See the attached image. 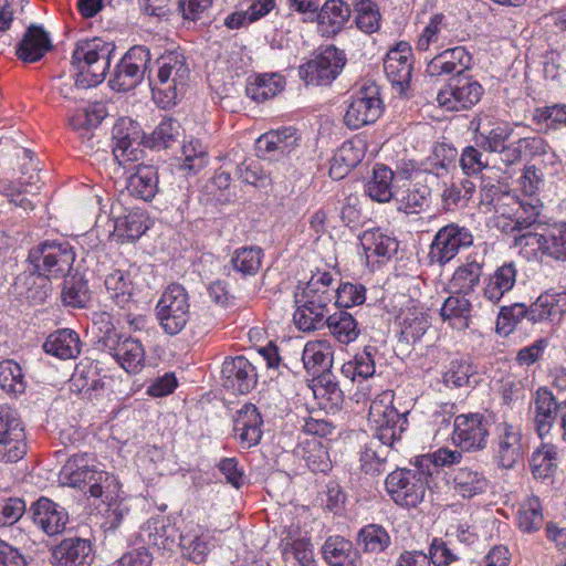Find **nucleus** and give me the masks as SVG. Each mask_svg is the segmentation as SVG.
Returning a JSON list of instances; mask_svg holds the SVG:
<instances>
[{"instance_id": "obj_1", "label": "nucleus", "mask_w": 566, "mask_h": 566, "mask_svg": "<svg viewBox=\"0 0 566 566\" xmlns=\"http://www.w3.org/2000/svg\"><path fill=\"white\" fill-rule=\"evenodd\" d=\"M74 261V248L64 240H45L29 251V279L36 277L42 282L41 290L38 292L39 301L48 296V281L66 277Z\"/></svg>"}, {"instance_id": "obj_2", "label": "nucleus", "mask_w": 566, "mask_h": 566, "mask_svg": "<svg viewBox=\"0 0 566 566\" xmlns=\"http://www.w3.org/2000/svg\"><path fill=\"white\" fill-rule=\"evenodd\" d=\"M157 73L148 72V82L155 103L161 108L176 105L190 76L185 55L179 51H167L156 60Z\"/></svg>"}, {"instance_id": "obj_3", "label": "nucleus", "mask_w": 566, "mask_h": 566, "mask_svg": "<svg viewBox=\"0 0 566 566\" xmlns=\"http://www.w3.org/2000/svg\"><path fill=\"white\" fill-rule=\"evenodd\" d=\"M115 50L113 42L101 38L78 40L72 54V65L76 70L75 87L88 88L102 83Z\"/></svg>"}, {"instance_id": "obj_4", "label": "nucleus", "mask_w": 566, "mask_h": 566, "mask_svg": "<svg viewBox=\"0 0 566 566\" xmlns=\"http://www.w3.org/2000/svg\"><path fill=\"white\" fill-rule=\"evenodd\" d=\"M59 481L81 490L87 486L91 496L106 500H112L119 490L116 478L99 470L87 454L70 457L59 473Z\"/></svg>"}, {"instance_id": "obj_5", "label": "nucleus", "mask_w": 566, "mask_h": 566, "mask_svg": "<svg viewBox=\"0 0 566 566\" xmlns=\"http://www.w3.org/2000/svg\"><path fill=\"white\" fill-rule=\"evenodd\" d=\"M433 479L420 468L416 460L412 469H396L385 481L386 491L390 499L401 507H417L423 500L426 491Z\"/></svg>"}, {"instance_id": "obj_6", "label": "nucleus", "mask_w": 566, "mask_h": 566, "mask_svg": "<svg viewBox=\"0 0 566 566\" xmlns=\"http://www.w3.org/2000/svg\"><path fill=\"white\" fill-rule=\"evenodd\" d=\"M407 413H399L391 405V395L382 394L369 407L368 423L373 431L370 441L394 447L408 427Z\"/></svg>"}, {"instance_id": "obj_7", "label": "nucleus", "mask_w": 566, "mask_h": 566, "mask_svg": "<svg viewBox=\"0 0 566 566\" xmlns=\"http://www.w3.org/2000/svg\"><path fill=\"white\" fill-rule=\"evenodd\" d=\"M156 316L163 331L170 335L179 334L190 317L189 296L180 284H170L156 305Z\"/></svg>"}, {"instance_id": "obj_8", "label": "nucleus", "mask_w": 566, "mask_h": 566, "mask_svg": "<svg viewBox=\"0 0 566 566\" xmlns=\"http://www.w3.org/2000/svg\"><path fill=\"white\" fill-rule=\"evenodd\" d=\"M347 62L343 50L328 45L298 67V75L306 85H329Z\"/></svg>"}, {"instance_id": "obj_9", "label": "nucleus", "mask_w": 566, "mask_h": 566, "mask_svg": "<svg viewBox=\"0 0 566 566\" xmlns=\"http://www.w3.org/2000/svg\"><path fill=\"white\" fill-rule=\"evenodd\" d=\"M151 54L147 46H132L116 64L109 80L111 87L117 92H128L135 88L142 83L145 75H148Z\"/></svg>"}, {"instance_id": "obj_10", "label": "nucleus", "mask_w": 566, "mask_h": 566, "mask_svg": "<svg viewBox=\"0 0 566 566\" xmlns=\"http://www.w3.org/2000/svg\"><path fill=\"white\" fill-rule=\"evenodd\" d=\"M473 244L471 231L458 223H449L438 230L430 244L429 261L431 264L446 265L457 256L461 249Z\"/></svg>"}, {"instance_id": "obj_11", "label": "nucleus", "mask_w": 566, "mask_h": 566, "mask_svg": "<svg viewBox=\"0 0 566 566\" xmlns=\"http://www.w3.org/2000/svg\"><path fill=\"white\" fill-rule=\"evenodd\" d=\"M382 102L375 84L363 85L350 96L344 122L350 129L375 123L381 115Z\"/></svg>"}, {"instance_id": "obj_12", "label": "nucleus", "mask_w": 566, "mask_h": 566, "mask_svg": "<svg viewBox=\"0 0 566 566\" xmlns=\"http://www.w3.org/2000/svg\"><path fill=\"white\" fill-rule=\"evenodd\" d=\"M482 85L469 74L452 76L444 88L440 90L437 101L447 111L470 109L483 95Z\"/></svg>"}, {"instance_id": "obj_13", "label": "nucleus", "mask_w": 566, "mask_h": 566, "mask_svg": "<svg viewBox=\"0 0 566 566\" xmlns=\"http://www.w3.org/2000/svg\"><path fill=\"white\" fill-rule=\"evenodd\" d=\"M489 421L482 413L459 415L454 418L452 440L463 451L483 450L488 444Z\"/></svg>"}, {"instance_id": "obj_14", "label": "nucleus", "mask_w": 566, "mask_h": 566, "mask_svg": "<svg viewBox=\"0 0 566 566\" xmlns=\"http://www.w3.org/2000/svg\"><path fill=\"white\" fill-rule=\"evenodd\" d=\"M112 137L113 155L119 165L139 159L144 136L138 123L128 117L119 118L113 126Z\"/></svg>"}, {"instance_id": "obj_15", "label": "nucleus", "mask_w": 566, "mask_h": 566, "mask_svg": "<svg viewBox=\"0 0 566 566\" xmlns=\"http://www.w3.org/2000/svg\"><path fill=\"white\" fill-rule=\"evenodd\" d=\"M222 386L234 395L250 392L258 382L255 367L244 356L227 357L221 369Z\"/></svg>"}, {"instance_id": "obj_16", "label": "nucleus", "mask_w": 566, "mask_h": 566, "mask_svg": "<svg viewBox=\"0 0 566 566\" xmlns=\"http://www.w3.org/2000/svg\"><path fill=\"white\" fill-rule=\"evenodd\" d=\"M495 442V459L501 468L512 469L523 459L526 447L520 426L509 422L499 423Z\"/></svg>"}, {"instance_id": "obj_17", "label": "nucleus", "mask_w": 566, "mask_h": 566, "mask_svg": "<svg viewBox=\"0 0 566 566\" xmlns=\"http://www.w3.org/2000/svg\"><path fill=\"white\" fill-rule=\"evenodd\" d=\"M411 48L406 42H399L388 51L384 60V70L388 81L398 94L409 87L412 74Z\"/></svg>"}, {"instance_id": "obj_18", "label": "nucleus", "mask_w": 566, "mask_h": 566, "mask_svg": "<svg viewBox=\"0 0 566 566\" xmlns=\"http://www.w3.org/2000/svg\"><path fill=\"white\" fill-rule=\"evenodd\" d=\"M562 401L556 398L546 387H539L530 407L535 431L541 439H544L552 430L557 417H560Z\"/></svg>"}, {"instance_id": "obj_19", "label": "nucleus", "mask_w": 566, "mask_h": 566, "mask_svg": "<svg viewBox=\"0 0 566 566\" xmlns=\"http://www.w3.org/2000/svg\"><path fill=\"white\" fill-rule=\"evenodd\" d=\"M472 56L464 46L447 49L433 56L427 64L426 73L431 76L465 74L471 67Z\"/></svg>"}, {"instance_id": "obj_20", "label": "nucleus", "mask_w": 566, "mask_h": 566, "mask_svg": "<svg viewBox=\"0 0 566 566\" xmlns=\"http://www.w3.org/2000/svg\"><path fill=\"white\" fill-rule=\"evenodd\" d=\"M92 560V545L88 539L64 538L52 549L51 564L54 566H90Z\"/></svg>"}, {"instance_id": "obj_21", "label": "nucleus", "mask_w": 566, "mask_h": 566, "mask_svg": "<svg viewBox=\"0 0 566 566\" xmlns=\"http://www.w3.org/2000/svg\"><path fill=\"white\" fill-rule=\"evenodd\" d=\"M32 520L46 535L62 533L67 524L69 515L64 507L50 499L40 497L31 506Z\"/></svg>"}, {"instance_id": "obj_22", "label": "nucleus", "mask_w": 566, "mask_h": 566, "mask_svg": "<svg viewBox=\"0 0 566 566\" xmlns=\"http://www.w3.org/2000/svg\"><path fill=\"white\" fill-rule=\"evenodd\" d=\"M262 417L258 408L252 403H245L234 418L233 432L241 446L250 449L256 446L262 437Z\"/></svg>"}, {"instance_id": "obj_23", "label": "nucleus", "mask_w": 566, "mask_h": 566, "mask_svg": "<svg viewBox=\"0 0 566 566\" xmlns=\"http://www.w3.org/2000/svg\"><path fill=\"white\" fill-rule=\"evenodd\" d=\"M350 15V6L344 0H326L319 7L316 21L323 35L334 38L346 28Z\"/></svg>"}, {"instance_id": "obj_24", "label": "nucleus", "mask_w": 566, "mask_h": 566, "mask_svg": "<svg viewBox=\"0 0 566 566\" xmlns=\"http://www.w3.org/2000/svg\"><path fill=\"white\" fill-rule=\"evenodd\" d=\"M179 547L182 557L201 564L213 547L212 536L199 525L191 526L180 534Z\"/></svg>"}, {"instance_id": "obj_25", "label": "nucleus", "mask_w": 566, "mask_h": 566, "mask_svg": "<svg viewBox=\"0 0 566 566\" xmlns=\"http://www.w3.org/2000/svg\"><path fill=\"white\" fill-rule=\"evenodd\" d=\"M334 349L328 340L307 342L302 353L305 370L313 378L329 373L333 367Z\"/></svg>"}, {"instance_id": "obj_26", "label": "nucleus", "mask_w": 566, "mask_h": 566, "mask_svg": "<svg viewBox=\"0 0 566 566\" xmlns=\"http://www.w3.org/2000/svg\"><path fill=\"white\" fill-rule=\"evenodd\" d=\"M52 49L49 33L43 28L31 25L17 46V55L25 63L40 61Z\"/></svg>"}, {"instance_id": "obj_27", "label": "nucleus", "mask_w": 566, "mask_h": 566, "mask_svg": "<svg viewBox=\"0 0 566 566\" xmlns=\"http://www.w3.org/2000/svg\"><path fill=\"white\" fill-rule=\"evenodd\" d=\"M528 315L531 323L560 318L566 313V292L546 291L542 293L531 305Z\"/></svg>"}, {"instance_id": "obj_28", "label": "nucleus", "mask_w": 566, "mask_h": 566, "mask_svg": "<svg viewBox=\"0 0 566 566\" xmlns=\"http://www.w3.org/2000/svg\"><path fill=\"white\" fill-rule=\"evenodd\" d=\"M312 382L314 397L319 401L318 403L323 409L336 412L342 408L344 394L332 371L313 378Z\"/></svg>"}, {"instance_id": "obj_29", "label": "nucleus", "mask_w": 566, "mask_h": 566, "mask_svg": "<svg viewBox=\"0 0 566 566\" xmlns=\"http://www.w3.org/2000/svg\"><path fill=\"white\" fill-rule=\"evenodd\" d=\"M81 340L76 332L69 328L55 331L50 334L43 344L46 354L61 359L76 358L81 353Z\"/></svg>"}, {"instance_id": "obj_30", "label": "nucleus", "mask_w": 566, "mask_h": 566, "mask_svg": "<svg viewBox=\"0 0 566 566\" xmlns=\"http://www.w3.org/2000/svg\"><path fill=\"white\" fill-rule=\"evenodd\" d=\"M516 281V269L513 263H505L497 268L493 274L485 277L483 289L484 297L493 304L501 301L503 295L511 291Z\"/></svg>"}, {"instance_id": "obj_31", "label": "nucleus", "mask_w": 566, "mask_h": 566, "mask_svg": "<svg viewBox=\"0 0 566 566\" xmlns=\"http://www.w3.org/2000/svg\"><path fill=\"white\" fill-rule=\"evenodd\" d=\"M452 482L454 492L463 499H471L481 494L488 486L483 472L469 467L454 469Z\"/></svg>"}, {"instance_id": "obj_32", "label": "nucleus", "mask_w": 566, "mask_h": 566, "mask_svg": "<svg viewBox=\"0 0 566 566\" xmlns=\"http://www.w3.org/2000/svg\"><path fill=\"white\" fill-rule=\"evenodd\" d=\"M148 229L147 218L142 210H130L114 221L113 235L122 243L139 239Z\"/></svg>"}, {"instance_id": "obj_33", "label": "nucleus", "mask_w": 566, "mask_h": 566, "mask_svg": "<svg viewBox=\"0 0 566 566\" xmlns=\"http://www.w3.org/2000/svg\"><path fill=\"white\" fill-rule=\"evenodd\" d=\"M465 295L452 293L440 310L442 319L449 321L450 325L459 331L468 328L471 318L472 304Z\"/></svg>"}, {"instance_id": "obj_34", "label": "nucleus", "mask_w": 566, "mask_h": 566, "mask_svg": "<svg viewBox=\"0 0 566 566\" xmlns=\"http://www.w3.org/2000/svg\"><path fill=\"white\" fill-rule=\"evenodd\" d=\"M127 190L134 197L151 200L158 191L157 169L154 166H138L128 179Z\"/></svg>"}, {"instance_id": "obj_35", "label": "nucleus", "mask_w": 566, "mask_h": 566, "mask_svg": "<svg viewBox=\"0 0 566 566\" xmlns=\"http://www.w3.org/2000/svg\"><path fill=\"white\" fill-rule=\"evenodd\" d=\"M296 129L284 127L263 134L256 142L258 149L265 154L289 155L297 144Z\"/></svg>"}, {"instance_id": "obj_36", "label": "nucleus", "mask_w": 566, "mask_h": 566, "mask_svg": "<svg viewBox=\"0 0 566 566\" xmlns=\"http://www.w3.org/2000/svg\"><path fill=\"white\" fill-rule=\"evenodd\" d=\"M322 552L331 566H357V553L354 551L353 544L344 537H328Z\"/></svg>"}, {"instance_id": "obj_37", "label": "nucleus", "mask_w": 566, "mask_h": 566, "mask_svg": "<svg viewBox=\"0 0 566 566\" xmlns=\"http://www.w3.org/2000/svg\"><path fill=\"white\" fill-rule=\"evenodd\" d=\"M285 80L277 73L259 74L247 84V95L258 102L268 101L283 91Z\"/></svg>"}, {"instance_id": "obj_38", "label": "nucleus", "mask_w": 566, "mask_h": 566, "mask_svg": "<svg viewBox=\"0 0 566 566\" xmlns=\"http://www.w3.org/2000/svg\"><path fill=\"white\" fill-rule=\"evenodd\" d=\"M325 325L331 334L342 344L347 345L356 340L360 334L354 316L344 310L329 314L326 317Z\"/></svg>"}, {"instance_id": "obj_39", "label": "nucleus", "mask_w": 566, "mask_h": 566, "mask_svg": "<svg viewBox=\"0 0 566 566\" xmlns=\"http://www.w3.org/2000/svg\"><path fill=\"white\" fill-rule=\"evenodd\" d=\"M112 357L127 373L136 374L144 366L145 349L139 339L125 337Z\"/></svg>"}, {"instance_id": "obj_40", "label": "nucleus", "mask_w": 566, "mask_h": 566, "mask_svg": "<svg viewBox=\"0 0 566 566\" xmlns=\"http://www.w3.org/2000/svg\"><path fill=\"white\" fill-rule=\"evenodd\" d=\"M104 284L113 302L118 307L130 311L135 303L132 298L133 287L128 275L120 270H115L106 276Z\"/></svg>"}, {"instance_id": "obj_41", "label": "nucleus", "mask_w": 566, "mask_h": 566, "mask_svg": "<svg viewBox=\"0 0 566 566\" xmlns=\"http://www.w3.org/2000/svg\"><path fill=\"white\" fill-rule=\"evenodd\" d=\"M483 264L476 261L460 265L453 273L449 287L455 294H470L479 285Z\"/></svg>"}, {"instance_id": "obj_42", "label": "nucleus", "mask_w": 566, "mask_h": 566, "mask_svg": "<svg viewBox=\"0 0 566 566\" xmlns=\"http://www.w3.org/2000/svg\"><path fill=\"white\" fill-rule=\"evenodd\" d=\"M392 170L385 165H376L373 178L365 186V192L377 202H388L396 197L392 192Z\"/></svg>"}, {"instance_id": "obj_43", "label": "nucleus", "mask_w": 566, "mask_h": 566, "mask_svg": "<svg viewBox=\"0 0 566 566\" xmlns=\"http://www.w3.org/2000/svg\"><path fill=\"white\" fill-rule=\"evenodd\" d=\"M391 446L370 441L360 454V469L365 474L378 476L387 470Z\"/></svg>"}, {"instance_id": "obj_44", "label": "nucleus", "mask_w": 566, "mask_h": 566, "mask_svg": "<svg viewBox=\"0 0 566 566\" xmlns=\"http://www.w3.org/2000/svg\"><path fill=\"white\" fill-rule=\"evenodd\" d=\"M533 123L544 133L566 126V104L555 103L534 108Z\"/></svg>"}, {"instance_id": "obj_45", "label": "nucleus", "mask_w": 566, "mask_h": 566, "mask_svg": "<svg viewBox=\"0 0 566 566\" xmlns=\"http://www.w3.org/2000/svg\"><path fill=\"white\" fill-rule=\"evenodd\" d=\"M430 196L431 189L427 185L415 182L407 190L396 192V199L400 203L398 210L418 213L428 206Z\"/></svg>"}, {"instance_id": "obj_46", "label": "nucleus", "mask_w": 566, "mask_h": 566, "mask_svg": "<svg viewBox=\"0 0 566 566\" xmlns=\"http://www.w3.org/2000/svg\"><path fill=\"white\" fill-rule=\"evenodd\" d=\"M357 543L364 552L379 554L391 545V537L382 525L368 524L359 531Z\"/></svg>"}, {"instance_id": "obj_47", "label": "nucleus", "mask_w": 566, "mask_h": 566, "mask_svg": "<svg viewBox=\"0 0 566 566\" xmlns=\"http://www.w3.org/2000/svg\"><path fill=\"white\" fill-rule=\"evenodd\" d=\"M374 347H365L363 352L357 353L355 357L345 363L342 373L345 377L355 381L357 378L366 380L375 375L376 366L374 360Z\"/></svg>"}, {"instance_id": "obj_48", "label": "nucleus", "mask_w": 566, "mask_h": 566, "mask_svg": "<svg viewBox=\"0 0 566 566\" xmlns=\"http://www.w3.org/2000/svg\"><path fill=\"white\" fill-rule=\"evenodd\" d=\"M356 27L364 33L371 34L380 28V12L373 0H352Z\"/></svg>"}, {"instance_id": "obj_49", "label": "nucleus", "mask_w": 566, "mask_h": 566, "mask_svg": "<svg viewBox=\"0 0 566 566\" xmlns=\"http://www.w3.org/2000/svg\"><path fill=\"white\" fill-rule=\"evenodd\" d=\"M513 129L507 124H497L489 129L475 132V145L482 150L497 153L511 137Z\"/></svg>"}, {"instance_id": "obj_50", "label": "nucleus", "mask_w": 566, "mask_h": 566, "mask_svg": "<svg viewBox=\"0 0 566 566\" xmlns=\"http://www.w3.org/2000/svg\"><path fill=\"white\" fill-rule=\"evenodd\" d=\"M542 254L556 261H566V223L555 224L544 233Z\"/></svg>"}, {"instance_id": "obj_51", "label": "nucleus", "mask_w": 566, "mask_h": 566, "mask_svg": "<svg viewBox=\"0 0 566 566\" xmlns=\"http://www.w3.org/2000/svg\"><path fill=\"white\" fill-rule=\"evenodd\" d=\"M27 382L21 366L13 359L0 361V388L17 396L24 392Z\"/></svg>"}, {"instance_id": "obj_52", "label": "nucleus", "mask_w": 566, "mask_h": 566, "mask_svg": "<svg viewBox=\"0 0 566 566\" xmlns=\"http://www.w3.org/2000/svg\"><path fill=\"white\" fill-rule=\"evenodd\" d=\"M61 295L65 305L77 308L85 307L91 300L87 281L78 275L64 280Z\"/></svg>"}, {"instance_id": "obj_53", "label": "nucleus", "mask_w": 566, "mask_h": 566, "mask_svg": "<svg viewBox=\"0 0 566 566\" xmlns=\"http://www.w3.org/2000/svg\"><path fill=\"white\" fill-rule=\"evenodd\" d=\"M363 247L368 255L374 254L389 259L398 250V241L378 230L366 231L363 235Z\"/></svg>"}, {"instance_id": "obj_54", "label": "nucleus", "mask_w": 566, "mask_h": 566, "mask_svg": "<svg viewBox=\"0 0 566 566\" xmlns=\"http://www.w3.org/2000/svg\"><path fill=\"white\" fill-rule=\"evenodd\" d=\"M180 135V123L174 118H164L145 143L151 148H169L178 142Z\"/></svg>"}, {"instance_id": "obj_55", "label": "nucleus", "mask_w": 566, "mask_h": 566, "mask_svg": "<svg viewBox=\"0 0 566 566\" xmlns=\"http://www.w3.org/2000/svg\"><path fill=\"white\" fill-rule=\"evenodd\" d=\"M106 114V108L102 103H94L88 107L78 108L70 118V126L75 130H83L82 136H85L102 123Z\"/></svg>"}, {"instance_id": "obj_56", "label": "nucleus", "mask_w": 566, "mask_h": 566, "mask_svg": "<svg viewBox=\"0 0 566 566\" xmlns=\"http://www.w3.org/2000/svg\"><path fill=\"white\" fill-rule=\"evenodd\" d=\"M295 304L297 308L293 318L298 329L303 332H312L325 326L328 313L316 310V305H310L306 302H297V300H295Z\"/></svg>"}, {"instance_id": "obj_57", "label": "nucleus", "mask_w": 566, "mask_h": 566, "mask_svg": "<svg viewBox=\"0 0 566 566\" xmlns=\"http://www.w3.org/2000/svg\"><path fill=\"white\" fill-rule=\"evenodd\" d=\"M557 448L553 444H543L532 454L530 464L536 479H546L556 470Z\"/></svg>"}, {"instance_id": "obj_58", "label": "nucleus", "mask_w": 566, "mask_h": 566, "mask_svg": "<svg viewBox=\"0 0 566 566\" xmlns=\"http://www.w3.org/2000/svg\"><path fill=\"white\" fill-rule=\"evenodd\" d=\"M544 523L541 501L537 496H531L524 501L518 510V527L524 533L538 531Z\"/></svg>"}, {"instance_id": "obj_59", "label": "nucleus", "mask_w": 566, "mask_h": 566, "mask_svg": "<svg viewBox=\"0 0 566 566\" xmlns=\"http://www.w3.org/2000/svg\"><path fill=\"white\" fill-rule=\"evenodd\" d=\"M461 458V452L441 448L432 454H424L417 459L420 468L426 470L427 474L433 479L442 473L441 467L459 463Z\"/></svg>"}, {"instance_id": "obj_60", "label": "nucleus", "mask_w": 566, "mask_h": 566, "mask_svg": "<svg viewBox=\"0 0 566 566\" xmlns=\"http://www.w3.org/2000/svg\"><path fill=\"white\" fill-rule=\"evenodd\" d=\"M262 250L256 247L241 248L231 259L233 269L242 275H254L261 266Z\"/></svg>"}, {"instance_id": "obj_61", "label": "nucleus", "mask_w": 566, "mask_h": 566, "mask_svg": "<svg viewBox=\"0 0 566 566\" xmlns=\"http://www.w3.org/2000/svg\"><path fill=\"white\" fill-rule=\"evenodd\" d=\"M182 155L185 157L180 168L188 174H197L208 164V153L199 139H191L184 144Z\"/></svg>"}, {"instance_id": "obj_62", "label": "nucleus", "mask_w": 566, "mask_h": 566, "mask_svg": "<svg viewBox=\"0 0 566 566\" xmlns=\"http://www.w3.org/2000/svg\"><path fill=\"white\" fill-rule=\"evenodd\" d=\"M458 151L454 147L448 144H439L434 147L430 160L429 171L437 177H442L449 172L451 168L455 167Z\"/></svg>"}, {"instance_id": "obj_63", "label": "nucleus", "mask_w": 566, "mask_h": 566, "mask_svg": "<svg viewBox=\"0 0 566 566\" xmlns=\"http://www.w3.org/2000/svg\"><path fill=\"white\" fill-rule=\"evenodd\" d=\"M334 291L319 290L316 281H308L303 287L302 293H295L297 302H306L310 305H316V310L329 313V305L334 300Z\"/></svg>"}, {"instance_id": "obj_64", "label": "nucleus", "mask_w": 566, "mask_h": 566, "mask_svg": "<svg viewBox=\"0 0 566 566\" xmlns=\"http://www.w3.org/2000/svg\"><path fill=\"white\" fill-rule=\"evenodd\" d=\"M474 374L475 367L470 361L457 359L450 363L448 370L443 375V381L447 386L455 388L470 386V379Z\"/></svg>"}]
</instances>
